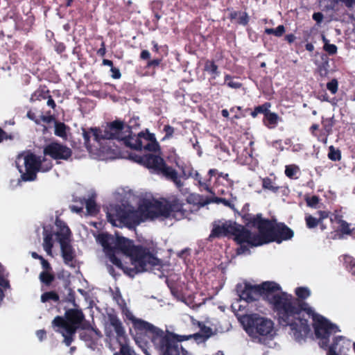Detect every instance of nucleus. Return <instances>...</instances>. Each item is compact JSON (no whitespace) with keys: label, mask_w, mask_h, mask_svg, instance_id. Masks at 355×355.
<instances>
[{"label":"nucleus","mask_w":355,"mask_h":355,"mask_svg":"<svg viewBox=\"0 0 355 355\" xmlns=\"http://www.w3.org/2000/svg\"><path fill=\"white\" fill-rule=\"evenodd\" d=\"M153 344L159 355H180L178 336L168 331L153 326L145 335Z\"/></svg>","instance_id":"nucleus-4"},{"label":"nucleus","mask_w":355,"mask_h":355,"mask_svg":"<svg viewBox=\"0 0 355 355\" xmlns=\"http://www.w3.org/2000/svg\"><path fill=\"white\" fill-rule=\"evenodd\" d=\"M281 289L279 284L274 282H265L260 285L245 284L243 286L242 285L236 286V291L240 298L247 302L258 300L262 295H265L267 298V295L281 291Z\"/></svg>","instance_id":"nucleus-6"},{"label":"nucleus","mask_w":355,"mask_h":355,"mask_svg":"<svg viewBox=\"0 0 355 355\" xmlns=\"http://www.w3.org/2000/svg\"><path fill=\"white\" fill-rule=\"evenodd\" d=\"M318 219L320 221L324 222V219H327L328 218H330L331 212L328 211H318Z\"/></svg>","instance_id":"nucleus-62"},{"label":"nucleus","mask_w":355,"mask_h":355,"mask_svg":"<svg viewBox=\"0 0 355 355\" xmlns=\"http://www.w3.org/2000/svg\"><path fill=\"white\" fill-rule=\"evenodd\" d=\"M216 203H222L225 206L230 207L233 211H236L234 205L229 200L224 198L216 197L214 200Z\"/></svg>","instance_id":"nucleus-53"},{"label":"nucleus","mask_w":355,"mask_h":355,"mask_svg":"<svg viewBox=\"0 0 355 355\" xmlns=\"http://www.w3.org/2000/svg\"><path fill=\"white\" fill-rule=\"evenodd\" d=\"M318 70L321 77H326L329 74V70L327 69V64H322L318 66Z\"/></svg>","instance_id":"nucleus-59"},{"label":"nucleus","mask_w":355,"mask_h":355,"mask_svg":"<svg viewBox=\"0 0 355 355\" xmlns=\"http://www.w3.org/2000/svg\"><path fill=\"white\" fill-rule=\"evenodd\" d=\"M127 211L128 209L121 207L120 205H115L107 211V220L114 225H116V221L124 224Z\"/></svg>","instance_id":"nucleus-21"},{"label":"nucleus","mask_w":355,"mask_h":355,"mask_svg":"<svg viewBox=\"0 0 355 355\" xmlns=\"http://www.w3.org/2000/svg\"><path fill=\"white\" fill-rule=\"evenodd\" d=\"M320 130H319V125L317 123H313L312 125L309 128V132L313 136L317 137L318 139V135L320 133Z\"/></svg>","instance_id":"nucleus-60"},{"label":"nucleus","mask_w":355,"mask_h":355,"mask_svg":"<svg viewBox=\"0 0 355 355\" xmlns=\"http://www.w3.org/2000/svg\"><path fill=\"white\" fill-rule=\"evenodd\" d=\"M108 255H109V259L112 262V264H114V266H116L118 268H119L121 270L122 268H123L124 266H123L121 260L114 254V251H109Z\"/></svg>","instance_id":"nucleus-49"},{"label":"nucleus","mask_w":355,"mask_h":355,"mask_svg":"<svg viewBox=\"0 0 355 355\" xmlns=\"http://www.w3.org/2000/svg\"><path fill=\"white\" fill-rule=\"evenodd\" d=\"M107 318L110 326L113 327L114 330L117 343H121V341L127 340L124 327L119 317L114 313H109L107 315Z\"/></svg>","instance_id":"nucleus-19"},{"label":"nucleus","mask_w":355,"mask_h":355,"mask_svg":"<svg viewBox=\"0 0 355 355\" xmlns=\"http://www.w3.org/2000/svg\"><path fill=\"white\" fill-rule=\"evenodd\" d=\"M270 103L266 102L261 105L255 107L254 110L250 113L252 117L256 118L259 114H263L265 116V113H266L268 109L270 107Z\"/></svg>","instance_id":"nucleus-40"},{"label":"nucleus","mask_w":355,"mask_h":355,"mask_svg":"<svg viewBox=\"0 0 355 355\" xmlns=\"http://www.w3.org/2000/svg\"><path fill=\"white\" fill-rule=\"evenodd\" d=\"M85 200L86 209L89 214L95 215L99 211V209L96 204L94 196H92Z\"/></svg>","instance_id":"nucleus-35"},{"label":"nucleus","mask_w":355,"mask_h":355,"mask_svg":"<svg viewBox=\"0 0 355 355\" xmlns=\"http://www.w3.org/2000/svg\"><path fill=\"white\" fill-rule=\"evenodd\" d=\"M270 243H281L284 241L291 240L294 236V232L285 223L277 222L275 218H264Z\"/></svg>","instance_id":"nucleus-10"},{"label":"nucleus","mask_w":355,"mask_h":355,"mask_svg":"<svg viewBox=\"0 0 355 355\" xmlns=\"http://www.w3.org/2000/svg\"><path fill=\"white\" fill-rule=\"evenodd\" d=\"M69 241L59 242L61 248L62 257L67 265H72L71 263L75 258V252Z\"/></svg>","instance_id":"nucleus-26"},{"label":"nucleus","mask_w":355,"mask_h":355,"mask_svg":"<svg viewBox=\"0 0 355 355\" xmlns=\"http://www.w3.org/2000/svg\"><path fill=\"white\" fill-rule=\"evenodd\" d=\"M327 89L332 94H335L338 89V82L336 78L332 79L327 83Z\"/></svg>","instance_id":"nucleus-52"},{"label":"nucleus","mask_w":355,"mask_h":355,"mask_svg":"<svg viewBox=\"0 0 355 355\" xmlns=\"http://www.w3.org/2000/svg\"><path fill=\"white\" fill-rule=\"evenodd\" d=\"M53 233L47 230L44 231L43 248L49 255H52V248L53 247Z\"/></svg>","instance_id":"nucleus-32"},{"label":"nucleus","mask_w":355,"mask_h":355,"mask_svg":"<svg viewBox=\"0 0 355 355\" xmlns=\"http://www.w3.org/2000/svg\"><path fill=\"white\" fill-rule=\"evenodd\" d=\"M15 136L12 133H8L0 128V143H2L3 141L13 140Z\"/></svg>","instance_id":"nucleus-56"},{"label":"nucleus","mask_w":355,"mask_h":355,"mask_svg":"<svg viewBox=\"0 0 355 355\" xmlns=\"http://www.w3.org/2000/svg\"><path fill=\"white\" fill-rule=\"evenodd\" d=\"M230 112L234 113L233 119H239L245 116V114L242 113V108L240 106H234L230 108Z\"/></svg>","instance_id":"nucleus-54"},{"label":"nucleus","mask_w":355,"mask_h":355,"mask_svg":"<svg viewBox=\"0 0 355 355\" xmlns=\"http://www.w3.org/2000/svg\"><path fill=\"white\" fill-rule=\"evenodd\" d=\"M120 345V350L114 355H135V352L127 344V340L118 343Z\"/></svg>","instance_id":"nucleus-38"},{"label":"nucleus","mask_w":355,"mask_h":355,"mask_svg":"<svg viewBox=\"0 0 355 355\" xmlns=\"http://www.w3.org/2000/svg\"><path fill=\"white\" fill-rule=\"evenodd\" d=\"M262 187L274 193L277 192L279 189L278 186H275L272 179L268 177L262 180Z\"/></svg>","instance_id":"nucleus-44"},{"label":"nucleus","mask_w":355,"mask_h":355,"mask_svg":"<svg viewBox=\"0 0 355 355\" xmlns=\"http://www.w3.org/2000/svg\"><path fill=\"white\" fill-rule=\"evenodd\" d=\"M267 301L277 314L278 322L283 326L289 327L295 340H305L311 329L308 319L313 320L315 335L319 339V345L327 347L328 336L340 331L339 327L325 317L314 311L309 304L292 295L282 291L280 293L267 295Z\"/></svg>","instance_id":"nucleus-1"},{"label":"nucleus","mask_w":355,"mask_h":355,"mask_svg":"<svg viewBox=\"0 0 355 355\" xmlns=\"http://www.w3.org/2000/svg\"><path fill=\"white\" fill-rule=\"evenodd\" d=\"M39 119L46 123H51L53 121H55V119L53 115H41L40 119Z\"/></svg>","instance_id":"nucleus-64"},{"label":"nucleus","mask_w":355,"mask_h":355,"mask_svg":"<svg viewBox=\"0 0 355 355\" xmlns=\"http://www.w3.org/2000/svg\"><path fill=\"white\" fill-rule=\"evenodd\" d=\"M306 202L309 207H314L319 202V197L315 195L312 196L311 197L306 198Z\"/></svg>","instance_id":"nucleus-58"},{"label":"nucleus","mask_w":355,"mask_h":355,"mask_svg":"<svg viewBox=\"0 0 355 355\" xmlns=\"http://www.w3.org/2000/svg\"><path fill=\"white\" fill-rule=\"evenodd\" d=\"M162 60L161 59H153V60H149L146 64V68H155L158 67L161 63Z\"/></svg>","instance_id":"nucleus-63"},{"label":"nucleus","mask_w":355,"mask_h":355,"mask_svg":"<svg viewBox=\"0 0 355 355\" xmlns=\"http://www.w3.org/2000/svg\"><path fill=\"white\" fill-rule=\"evenodd\" d=\"M133 268L123 266L121 270L130 277H134L137 274L152 270L154 267L160 265L159 259L153 253L147 252L141 257H130Z\"/></svg>","instance_id":"nucleus-9"},{"label":"nucleus","mask_w":355,"mask_h":355,"mask_svg":"<svg viewBox=\"0 0 355 355\" xmlns=\"http://www.w3.org/2000/svg\"><path fill=\"white\" fill-rule=\"evenodd\" d=\"M126 318L130 320L132 323V327L135 329V330L137 331V337L135 338L136 343H139V337L137 335L139 334H144L146 335L148 331L151 329V327L153 326V324L143 320L139 318H135L132 313L130 311H128V313L125 314Z\"/></svg>","instance_id":"nucleus-18"},{"label":"nucleus","mask_w":355,"mask_h":355,"mask_svg":"<svg viewBox=\"0 0 355 355\" xmlns=\"http://www.w3.org/2000/svg\"><path fill=\"white\" fill-rule=\"evenodd\" d=\"M227 10L230 11L228 18L230 21L237 19L236 23L239 25L246 26L248 24L250 17L246 12L235 11L232 8H227Z\"/></svg>","instance_id":"nucleus-28"},{"label":"nucleus","mask_w":355,"mask_h":355,"mask_svg":"<svg viewBox=\"0 0 355 355\" xmlns=\"http://www.w3.org/2000/svg\"><path fill=\"white\" fill-rule=\"evenodd\" d=\"M340 2L344 3L347 8H351L355 3V0H330L331 8H334Z\"/></svg>","instance_id":"nucleus-51"},{"label":"nucleus","mask_w":355,"mask_h":355,"mask_svg":"<svg viewBox=\"0 0 355 355\" xmlns=\"http://www.w3.org/2000/svg\"><path fill=\"white\" fill-rule=\"evenodd\" d=\"M129 157L135 162L148 168L150 173L161 175L167 180L173 182L178 188L180 189L183 186L178 171L172 166H168L161 156L150 153L144 155L130 153Z\"/></svg>","instance_id":"nucleus-2"},{"label":"nucleus","mask_w":355,"mask_h":355,"mask_svg":"<svg viewBox=\"0 0 355 355\" xmlns=\"http://www.w3.org/2000/svg\"><path fill=\"white\" fill-rule=\"evenodd\" d=\"M54 133L56 136L60 137H65L67 136V125L62 122L55 121V122Z\"/></svg>","instance_id":"nucleus-42"},{"label":"nucleus","mask_w":355,"mask_h":355,"mask_svg":"<svg viewBox=\"0 0 355 355\" xmlns=\"http://www.w3.org/2000/svg\"><path fill=\"white\" fill-rule=\"evenodd\" d=\"M322 39L324 42L323 49L325 52H327L329 55H333L336 54L338 48L336 45L334 44H329V40L326 38V37L322 35Z\"/></svg>","instance_id":"nucleus-37"},{"label":"nucleus","mask_w":355,"mask_h":355,"mask_svg":"<svg viewBox=\"0 0 355 355\" xmlns=\"http://www.w3.org/2000/svg\"><path fill=\"white\" fill-rule=\"evenodd\" d=\"M234 230L232 234V236H234V240L238 244L248 243L249 239H250L251 232L247 230L243 225L238 224L236 223Z\"/></svg>","instance_id":"nucleus-23"},{"label":"nucleus","mask_w":355,"mask_h":355,"mask_svg":"<svg viewBox=\"0 0 355 355\" xmlns=\"http://www.w3.org/2000/svg\"><path fill=\"white\" fill-rule=\"evenodd\" d=\"M24 164L25 172L23 171L21 166L17 165L21 179L24 182L34 181L37 178V173L40 171L42 168L41 157L34 153H28L24 156Z\"/></svg>","instance_id":"nucleus-12"},{"label":"nucleus","mask_w":355,"mask_h":355,"mask_svg":"<svg viewBox=\"0 0 355 355\" xmlns=\"http://www.w3.org/2000/svg\"><path fill=\"white\" fill-rule=\"evenodd\" d=\"M108 236L102 238L101 243L104 248L108 251L119 250L124 254L132 257H141L145 253L150 252L148 248L142 245H135L133 241L123 236H117L114 241V245L112 246L108 242Z\"/></svg>","instance_id":"nucleus-8"},{"label":"nucleus","mask_w":355,"mask_h":355,"mask_svg":"<svg viewBox=\"0 0 355 355\" xmlns=\"http://www.w3.org/2000/svg\"><path fill=\"white\" fill-rule=\"evenodd\" d=\"M186 204L183 200L176 196H172L162 201L152 202V206L156 218L159 216L164 218L173 217L176 220H181L187 216L189 211L184 207Z\"/></svg>","instance_id":"nucleus-5"},{"label":"nucleus","mask_w":355,"mask_h":355,"mask_svg":"<svg viewBox=\"0 0 355 355\" xmlns=\"http://www.w3.org/2000/svg\"><path fill=\"white\" fill-rule=\"evenodd\" d=\"M236 222L229 220H217L212 223L209 238L231 237Z\"/></svg>","instance_id":"nucleus-16"},{"label":"nucleus","mask_w":355,"mask_h":355,"mask_svg":"<svg viewBox=\"0 0 355 355\" xmlns=\"http://www.w3.org/2000/svg\"><path fill=\"white\" fill-rule=\"evenodd\" d=\"M200 332H201V334H200V333L195 334L194 337L196 338H197L198 337H203L205 339H207L209 337H211L212 335L211 328L209 327H207L205 324H203L202 327H200Z\"/></svg>","instance_id":"nucleus-47"},{"label":"nucleus","mask_w":355,"mask_h":355,"mask_svg":"<svg viewBox=\"0 0 355 355\" xmlns=\"http://www.w3.org/2000/svg\"><path fill=\"white\" fill-rule=\"evenodd\" d=\"M49 91L45 89V88H38L36 89L33 94L31 95L30 101L35 102L37 101H42L46 99V97H49Z\"/></svg>","instance_id":"nucleus-34"},{"label":"nucleus","mask_w":355,"mask_h":355,"mask_svg":"<svg viewBox=\"0 0 355 355\" xmlns=\"http://www.w3.org/2000/svg\"><path fill=\"white\" fill-rule=\"evenodd\" d=\"M193 178L195 181L197 182L198 185L201 189H203L209 193L211 192L210 187V178L204 180L198 171H195Z\"/></svg>","instance_id":"nucleus-33"},{"label":"nucleus","mask_w":355,"mask_h":355,"mask_svg":"<svg viewBox=\"0 0 355 355\" xmlns=\"http://www.w3.org/2000/svg\"><path fill=\"white\" fill-rule=\"evenodd\" d=\"M222 85H227L229 87L233 89H239L242 86L241 83L234 81L232 76L230 74L225 76L224 83Z\"/></svg>","instance_id":"nucleus-48"},{"label":"nucleus","mask_w":355,"mask_h":355,"mask_svg":"<svg viewBox=\"0 0 355 355\" xmlns=\"http://www.w3.org/2000/svg\"><path fill=\"white\" fill-rule=\"evenodd\" d=\"M295 293L297 297V299H300L302 301H304V300L311 295V292L306 287H297L295 288Z\"/></svg>","instance_id":"nucleus-43"},{"label":"nucleus","mask_w":355,"mask_h":355,"mask_svg":"<svg viewBox=\"0 0 355 355\" xmlns=\"http://www.w3.org/2000/svg\"><path fill=\"white\" fill-rule=\"evenodd\" d=\"M95 128H94V130ZM93 128L91 129V132L89 131H87L86 130L83 129V139H84V143H85V145L86 146V147H88L90 144H89V141H90V138H91V135L93 136Z\"/></svg>","instance_id":"nucleus-57"},{"label":"nucleus","mask_w":355,"mask_h":355,"mask_svg":"<svg viewBox=\"0 0 355 355\" xmlns=\"http://www.w3.org/2000/svg\"><path fill=\"white\" fill-rule=\"evenodd\" d=\"M264 32L267 35H274L276 37H282L285 33V27L284 25H279L276 28H266Z\"/></svg>","instance_id":"nucleus-45"},{"label":"nucleus","mask_w":355,"mask_h":355,"mask_svg":"<svg viewBox=\"0 0 355 355\" xmlns=\"http://www.w3.org/2000/svg\"><path fill=\"white\" fill-rule=\"evenodd\" d=\"M300 171V168L295 164L286 166L285 175L290 179H297L296 174Z\"/></svg>","instance_id":"nucleus-41"},{"label":"nucleus","mask_w":355,"mask_h":355,"mask_svg":"<svg viewBox=\"0 0 355 355\" xmlns=\"http://www.w3.org/2000/svg\"><path fill=\"white\" fill-rule=\"evenodd\" d=\"M35 49V44L33 42H28L24 47V52L27 55H30L32 53Z\"/></svg>","instance_id":"nucleus-61"},{"label":"nucleus","mask_w":355,"mask_h":355,"mask_svg":"<svg viewBox=\"0 0 355 355\" xmlns=\"http://www.w3.org/2000/svg\"><path fill=\"white\" fill-rule=\"evenodd\" d=\"M250 225L256 227L258 230L259 234H252L251 232L250 239H249L248 243V245L251 247H257L270 243L264 220L257 221V223Z\"/></svg>","instance_id":"nucleus-17"},{"label":"nucleus","mask_w":355,"mask_h":355,"mask_svg":"<svg viewBox=\"0 0 355 355\" xmlns=\"http://www.w3.org/2000/svg\"><path fill=\"white\" fill-rule=\"evenodd\" d=\"M304 219L308 229L312 230L319 226L321 231H324L327 228V225L324 222L320 221L318 218L313 217L311 214H306Z\"/></svg>","instance_id":"nucleus-30"},{"label":"nucleus","mask_w":355,"mask_h":355,"mask_svg":"<svg viewBox=\"0 0 355 355\" xmlns=\"http://www.w3.org/2000/svg\"><path fill=\"white\" fill-rule=\"evenodd\" d=\"M321 123L322 128L320 130L318 135V141L326 144L329 136L332 134L333 127L334 126L335 121L333 117H322Z\"/></svg>","instance_id":"nucleus-22"},{"label":"nucleus","mask_w":355,"mask_h":355,"mask_svg":"<svg viewBox=\"0 0 355 355\" xmlns=\"http://www.w3.org/2000/svg\"><path fill=\"white\" fill-rule=\"evenodd\" d=\"M175 129L173 126L167 124L164 127V132H165V136L163 137L162 140H166L171 139L174 134Z\"/></svg>","instance_id":"nucleus-55"},{"label":"nucleus","mask_w":355,"mask_h":355,"mask_svg":"<svg viewBox=\"0 0 355 355\" xmlns=\"http://www.w3.org/2000/svg\"><path fill=\"white\" fill-rule=\"evenodd\" d=\"M55 279L53 274L49 271H42L40 274V280L42 283L49 286Z\"/></svg>","instance_id":"nucleus-39"},{"label":"nucleus","mask_w":355,"mask_h":355,"mask_svg":"<svg viewBox=\"0 0 355 355\" xmlns=\"http://www.w3.org/2000/svg\"><path fill=\"white\" fill-rule=\"evenodd\" d=\"M343 216L341 214V211L339 210H334V212H331L330 216V221L331 223L338 224L343 220Z\"/></svg>","instance_id":"nucleus-50"},{"label":"nucleus","mask_w":355,"mask_h":355,"mask_svg":"<svg viewBox=\"0 0 355 355\" xmlns=\"http://www.w3.org/2000/svg\"><path fill=\"white\" fill-rule=\"evenodd\" d=\"M203 70L209 76V82L211 85L216 86L220 84L217 81V78L220 76V71L214 60H207L205 62Z\"/></svg>","instance_id":"nucleus-20"},{"label":"nucleus","mask_w":355,"mask_h":355,"mask_svg":"<svg viewBox=\"0 0 355 355\" xmlns=\"http://www.w3.org/2000/svg\"><path fill=\"white\" fill-rule=\"evenodd\" d=\"M60 300V297L55 291H48L42 294L41 302L46 303L50 301L58 302Z\"/></svg>","instance_id":"nucleus-36"},{"label":"nucleus","mask_w":355,"mask_h":355,"mask_svg":"<svg viewBox=\"0 0 355 355\" xmlns=\"http://www.w3.org/2000/svg\"><path fill=\"white\" fill-rule=\"evenodd\" d=\"M338 227L335 228V235L333 239H343L345 236H350L352 234L354 228H351V224L343 220L338 224Z\"/></svg>","instance_id":"nucleus-27"},{"label":"nucleus","mask_w":355,"mask_h":355,"mask_svg":"<svg viewBox=\"0 0 355 355\" xmlns=\"http://www.w3.org/2000/svg\"><path fill=\"white\" fill-rule=\"evenodd\" d=\"M85 320V315L80 309H69L65 311L64 318L56 316L52 325L58 328H75L77 330Z\"/></svg>","instance_id":"nucleus-11"},{"label":"nucleus","mask_w":355,"mask_h":355,"mask_svg":"<svg viewBox=\"0 0 355 355\" xmlns=\"http://www.w3.org/2000/svg\"><path fill=\"white\" fill-rule=\"evenodd\" d=\"M133 141L130 148L136 150H141L144 148L145 150L157 153L160 151V146L155 135L150 133L148 130L141 131L137 135H135Z\"/></svg>","instance_id":"nucleus-14"},{"label":"nucleus","mask_w":355,"mask_h":355,"mask_svg":"<svg viewBox=\"0 0 355 355\" xmlns=\"http://www.w3.org/2000/svg\"><path fill=\"white\" fill-rule=\"evenodd\" d=\"M55 224L58 227V231L55 234L58 241L62 242L69 241L71 232L66 223L57 217L55 219Z\"/></svg>","instance_id":"nucleus-24"},{"label":"nucleus","mask_w":355,"mask_h":355,"mask_svg":"<svg viewBox=\"0 0 355 355\" xmlns=\"http://www.w3.org/2000/svg\"><path fill=\"white\" fill-rule=\"evenodd\" d=\"M328 158L331 161H339L341 159V152L339 149L335 148L333 146L329 148Z\"/></svg>","instance_id":"nucleus-46"},{"label":"nucleus","mask_w":355,"mask_h":355,"mask_svg":"<svg viewBox=\"0 0 355 355\" xmlns=\"http://www.w3.org/2000/svg\"><path fill=\"white\" fill-rule=\"evenodd\" d=\"M55 331L62 334L64 337V343L69 347L73 341V337L77 330L73 327L71 328L69 327L68 328H58Z\"/></svg>","instance_id":"nucleus-29"},{"label":"nucleus","mask_w":355,"mask_h":355,"mask_svg":"<svg viewBox=\"0 0 355 355\" xmlns=\"http://www.w3.org/2000/svg\"><path fill=\"white\" fill-rule=\"evenodd\" d=\"M245 329L250 336L254 338L260 336H272L274 329L273 322L268 318L254 313L245 318Z\"/></svg>","instance_id":"nucleus-7"},{"label":"nucleus","mask_w":355,"mask_h":355,"mask_svg":"<svg viewBox=\"0 0 355 355\" xmlns=\"http://www.w3.org/2000/svg\"><path fill=\"white\" fill-rule=\"evenodd\" d=\"M136 123L137 120L132 119L128 124H125L124 121L116 119L112 122L107 123L103 130L101 131L98 128L93 130V137L94 140L100 141L102 139H116L122 141L126 147L130 148L135 138L132 134V128Z\"/></svg>","instance_id":"nucleus-3"},{"label":"nucleus","mask_w":355,"mask_h":355,"mask_svg":"<svg viewBox=\"0 0 355 355\" xmlns=\"http://www.w3.org/2000/svg\"><path fill=\"white\" fill-rule=\"evenodd\" d=\"M44 154L55 160H68L72 155V150L61 143L53 141L46 145Z\"/></svg>","instance_id":"nucleus-15"},{"label":"nucleus","mask_w":355,"mask_h":355,"mask_svg":"<svg viewBox=\"0 0 355 355\" xmlns=\"http://www.w3.org/2000/svg\"><path fill=\"white\" fill-rule=\"evenodd\" d=\"M147 218H156L150 201H147L141 205L139 210L128 209L124 224L130 226L138 225Z\"/></svg>","instance_id":"nucleus-13"},{"label":"nucleus","mask_w":355,"mask_h":355,"mask_svg":"<svg viewBox=\"0 0 355 355\" xmlns=\"http://www.w3.org/2000/svg\"><path fill=\"white\" fill-rule=\"evenodd\" d=\"M249 207V204L246 203L244 205L240 212L236 210L235 211L242 218L243 222L245 224V225L250 226L252 224L257 223V221L264 220V218H262L261 214H257L255 216L250 214Z\"/></svg>","instance_id":"nucleus-25"},{"label":"nucleus","mask_w":355,"mask_h":355,"mask_svg":"<svg viewBox=\"0 0 355 355\" xmlns=\"http://www.w3.org/2000/svg\"><path fill=\"white\" fill-rule=\"evenodd\" d=\"M279 119V117L277 114L271 112L268 109V111L265 113L263 121L266 126L269 128H273L277 125Z\"/></svg>","instance_id":"nucleus-31"}]
</instances>
